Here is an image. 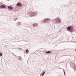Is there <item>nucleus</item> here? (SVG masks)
<instances>
[{
	"label": "nucleus",
	"instance_id": "nucleus-1",
	"mask_svg": "<svg viewBox=\"0 0 76 76\" xmlns=\"http://www.w3.org/2000/svg\"><path fill=\"white\" fill-rule=\"evenodd\" d=\"M67 29L72 32L73 31V27L72 26H68L67 28Z\"/></svg>",
	"mask_w": 76,
	"mask_h": 76
},
{
	"label": "nucleus",
	"instance_id": "nucleus-2",
	"mask_svg": "<svg viewBox=\"0 0 76 76\" xmlns=\"http://www.w3.org/2000/svg\"><path fill=\"white\" fill-rule=\"evenodd\" d=\"M55 20H56L55 21L56 23H58V22L60 23L61 22L60 19H59L58 18L56 19Z\"/></svg>",
	"mask_w": 76,
	"mask_h": 76
},
{
	"label": "nucleus",
	"instance_id": "nucleus-3",
	"mask_svg": "<svg viewBox=\"0 0 76 76\" xmlns=\"http://www.w3.org/2000/svg\"><path fill=\"white\" fill-rule=\"evenodd\" d=\"M50 20L48 18H47L44 20V22H45V23H47V22H50Z\"/></svg>",
	"mask_w": 76,
	"mask_h": 76
},
{
	"label": "nucleus",
	"instance_id": "nucleus-4",
	"mask_svg": "<svg viewBox=\"0 0 76 76\" xmlns=\"http://www.w3.org/2000/svg\"><path fill=\"white\" fill-rule=\"evenodd\" d=\"M17 6H20V7H21V6H22V4H21V3L19 2L17 4Z\"/></svg>",
	"mask_w": 76,
	"mask_h": 76
},
{
	"label": "nucleus",
	"instance_id": "nucleus-5",
	"mask_svg": "<svg viewBox=\"0 0 76 76\" xmlns=\"http://www.w3.org/2000/svg\"><path fill=\"white\" fill-rule=\"evenodd\" d=\"M8 8L10 9V10H12L13 9V7L11 6H9L8 7Z\"/></svg>",
	"mask_w": 76,
	"mask_h": 76
},
{
	"label": "nucleus",
	"instance_id": "nucleus-6",
	"mask_svg": "<svg viewBox=\"0 0 76 76\" xmlns=\"http://www.w3.org/2000/svg\"><path fill=\"white\" fill-rule=\"evenodd\" d=\"M0 7L1 8H6V6L3 5H1Z\"/></svg>",
	"mask_w": 76,
	"mask_h": 76
},
{
	"label": "nucleus",
	"instance_id": "nucleus-7",
	"mask_svg": "<svg viewBox=\"0 0 76 76\" xmlns=\"http://www.w3.org/2000/svg\"><path fill=\"white\" fill-rule=\"evenodd\" d=\"M33 14H34V16H35V15H36L37 14V12H33Z\"/></svg>",
	"mask_w": 76,
	"mask_h": 76
},
{
	"label": "nucleus",
	"instance_id": "nucleus-8",
	"mask_svg": "<svg viewBox=\"0 0 76 76\" xmlns=\"http://www.w3.org/2000/svg\"><path fill=\"white\" fill-rule=\"evenodd\" d=\"M38 26V24L37 23H34V26L35 27V26Z\"/></svg>",
	"mask_w": 76,
	"mask_h": 76
},
{
	"label": "nucleus",
	"instance_id": "nucleus-9",
	"mask_svg": "<svg viewBox=\"0 0 76 76\" xmlns=\"http://www.w3.org/2000/svg\"><path fill=\"white\" fill-rule=\"evenodd\" d=\"M50 53L51 52L50 51H49L48 52H46V53L47 54H50Z\"/></svg>",
	"mask_w": 76,
	"mask_h": 76
},
{
	"label": "nucleus",
	"instance_id": "nucleus-10",
	"mask_svg": "<svg viewBox=\"0 0 76 76\" xmlns=\"http://www.w3.org/2000/svg\"><path fill=\"white\" fill-rule=\"evenodd\" d=\"M28 52H29V50H28V49H27L26 50V53H27Z\"/></svg>",
	"mask_w": 76,
	"mask_h": 76
},
{
	"label": "nucleus",
	"instance_id": "nucleus-11",
	"mask_svg": "<svg viewBox=\"0 0 76 76\" xmlns=\"http://www.w3.org/2000/svg\"><path fill=\"white\" fill-rule=\"evenodd\" d=\"M33 13H34V12H32L31 13V15H32V16H34V14H33Z\"/></svg>",
	"mask_w": 76,
	"mask_h": 76
},
{
	"label": "nucleus",
	"instance_id": "nucleus-12",
	"mask_svg": "<svg viewBox=\"0 0 76 76\" xmlns=\"http://www.w3.org/2000/svg\"><path fill=\"white\" fill-rule=\"evenodd\" d=\"M45 72H44L42 74V76H43L44 74H45Z\"/></svg>",
	"mask_w": 76,
	"mask_h": 76
},
{
	"label": "nucleus",
	"instance_id": "nucleus-13",
	"mask_svg": "<svg viewBox=\"0 0 76 76\" xmlns=\"http://www.w3.org/2000/svg\"><path fill=\"white\" fill-rule=\"evenodd\" d=\"M2 55H3V54H2V53H0V56H2Z\"/></svg>",
	"mask_w": 76,
	"mask_h": 76
},
{
	"label": "nucleus",
	"instance_id": "nucleus-14",
	"mask_svg": "<svg viewBox=\"0 0 76 76\" xmlns=\"http://www.w3.org/2000/svg\"><path fill=\"white\" fill-rule=\"evenodd\" d=\"M64 74L65 75H66V73H65V72H64Z\"/></svg>",
	"mask_w": 76,
	"mask_h": 76
}]
</instances>
